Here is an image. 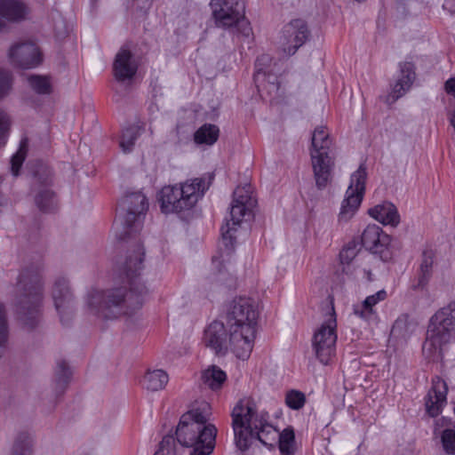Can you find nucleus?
Here are the masks:
<instances>
[{
  "mask_svg": "<svg viewBox=\"0 0 455 455\" xmlns=\"http://www.w3.org/2000/svg\"><path fill=\"white\" fill-rule=\"evenodd\" d=\"M144 255V249L138 241L134 248L128 251L124 261L117 266L116 278L129 285V291L126 286L89 291L87 305L93 314L112 320L131 315L141 308L144 296L148 293L146 286L139 282Z\"/></svg>",
  "mask_w": 455,
  "mask_h": 455,
  "instance_id": "1",
  "label": "nucleus"
},
{
  "mask_svg": "<svg viewBox=\"0 0 455 455\" xmlns=\"http://www.w3.org/2000/svg\"><path fill=\"white\" fill-rule=\"evenodd\" d=\"M235 446L241 451L248 450L254 441L272 447L278 439L282 455H295V435L291 427L278 433L269 422V415L260 411L251 397L240 399L231 412Z\"/></svg>",
  "mask_w": 455,
  "mask_h": 455,
  "instance_id": "2",
  "label": "nucleus"
},
{
  "mask_svg": "<svg viewBox=\"0 0 455 455\" xmlns=\"http://www.w3.org/2000/svg\"><path fill=\"white\" fill-rule=\"evenodd\" d=\"M259 312L253 300L246 297L235 298L226 314L229 329L231 350L237 358L247 359L253 347Z\"/></svg>",
  "mask_w": 455,
  "mask_h": 455,
  "instance_id": "3",
  "label": "nucleus"
},
{
  "mask_svg": "<svg viewBox=\"0 0 455 455\" xmlns=\"http://www.w3.org/2000/svg\"><path fill=\"white\" fill-rule=\"evenodd\" d=\"M209 404L201 403L184 413L176 428L180 445L192 448L190 455H211L215 448L217 427L208 423Z\"/></svg>",
  "mask_w": 455,
  "mask_h": 455,
  "instance_id": "4",
  "label": "nucleus"
},
{
  "mask_svg": "<svg viewBox=\"0 0 455 455\" xmlns=\"http://www.w3.org/2000/svg\"><path fill=\"white\" fill-rule=\"evenodd\" d=\"M214 179L213 173L195 178L179 186H165L158 193V202L163 213H182L191 211L203 197Z\"/></svg>",
  "mask_w": 455,
  "mask_h": 455,
  "instance_id": "5",
  "label": "nucleus"
},
{
  "mask_svg": "<svg viewBox=\"0 0 455 455\" xmlns=\"http://www.w3.org/2000/svg\"><path fill=\"white\" fill-rule=\"evenodd\" d=\"M18 287L21 291L18 313L24 325L33 329L40 321L42 282L39 273L33 269L22 272L19 277Z\"/></svg>",
  "mask_w": 455,
  "mask_h": 455,
  "instance_id": "6",
  "label": "nucleus"
},
{
  "mask_svg": "<svg viewBox=\"0 0 455 455\" xmlns=\"http://www.w3.org/2000/svg\"><path fill=\"white\" fill-rule=\"evenodd\" d=\"M121 210L113 224L116 239L128 241L136 238L141 229V215L148 210L147 197L141 192L126 195L121 201Z\"/></svg>",
  "mask_w": 455,
  "mask_h": 455,
  "instance_id": "7",
  "label": "nucleus"
},
{
  "mask_svg": "<svg viewBox=\"0 0 455 455\" xmlns=\"http://www.w3.org/2000/svg\"><path fill=\"white\" fill-rule=\"evenodd\" d=\"M455 330V301L439 309L431 318L427 331V338L422 346L423 353L429 358L434 356L443 344L449 340L451 332Z\"/></svg>",
  "mask_w": 455,
  "mask_h": 455,
  "instance_id": "8",
  "label": "nucleus"
},
{
  "mask_svg": "<svg viewBox=\"0 0 455 455\" xmlns=\"http://www.w3.org/2000/svg\"><path fill=\"white\" fill-rule=\"evenodd\" d=\"M210 5L216 27L224 29L237 28L243 35H250L251 28L245 18L243 0H211Z\"/></svg>",
  "mask_w": 455,
  "mask_h": 455,
  "instance_id": "9",
  "label": "nucleus"
},
{
  "mask_svg": "<svg viewBox=\"0 0 455 455\" xmlns=\"http://www.w3.org/2000/svg\"><path fill=\"white\" fill-rule=\"evenodd\" d=\"M251 209L244 204H241L235 202H232L230 207V221H227L226 225L220 229L222 243L224 248H220L219 256L212 258V263L216 268L221 271V266L227 262H229L231 255L235 249V237L233 233L236 231V227L240 225L243 219L246 215H251Z\"/></svg>",
  "mask_w": 455,
  "mask_h": 455,
  "instance_id": "10",
  "label": "nucleus"
},
{
  "mask_svg": "<svg viewBox=\"0 0 455 455\" xmlns=\"http://www.w3.org/2000/svg\"><path fill=\"white\" fill-rule=\"evenodd\" d=\"M337 321L333 307L329 309V314L324 322L318 327L312 339V347L317 359L323 364H327L335 354L337 341Z\"/></svg>",
  "mask_w": 455,
  "mask_h": 455,
  "instance_id": "11",
  "label": "nucleus"
},
{
  "mask_svg": "<svg viewBox=\"0 0 455 455\" xmlns=\"http://www.w3.org/2000/svg\"><path fill=\"white\" fill-rule=\"evenodd\" d=\"M366 178V168L363 164H361L351 175L350 185L346 192V197L341 204L339 214V221H348L359 209L365 191Z\"/></svg>",
  "mask_w": 455,
  "mask_h": 455,
  "instance_id": "12",
  "label": "nucleus"
},
{
  "mask_svg": "<svg viewBox=\"0 0 455 455\" xmlns=\"http://www.w3.org/2000/svg\"><path fill=\"white\" fill-rule=\"evenodd\" d=\"M309 31L303 20L296 19L286 24L279 38V45L286 56L293 55L308 37Z\"/></svg>",
  "mask_w": 455,
  "mask_h": 455,
  "instance_id": "13",
  "label": "nucleus"
},
{
  "mask_svg": "<svg viewBox=\"0 0 455 455\" xmlns=\"http://www.w3.org/2000/svg\"><path fill=\"white\" fill-rule=\"evenodd\" d=\"M10 63L21 68H33L42 62V54L34 43L24 42L12 45L8 51Z\"/></svg>",
  "mask_w": 455,
  "mask_h": 455,
  "instance_id": "14",
  "label": "nucleus"
},
{
  "mask_svg": "<svg viewBox=\"0 0 455 455\" xmlns=\"http://www.w3.org/2000/svg\"><path fill=\"white\" fill-rule=\"evenodd\" d=\"M203 343L214 354L226 355L228 348H231L229 329L220 321L212 322L204 330Z\"/></svg>",
  "mask_w": 455,
  "mask_h": 455,
  "instance_id": "15",
  "label": "nucleus"
},
{
  "mask_svg": "<svg viewBox=\"0 0 455 455\" xmlns=\"http://www.w3.org/2000/svg\"><path fill=\"white\" fill-rule=\"evenodd\" d=\"M52 295L60 321L63 322L64 317H68L74 311V297L66 278L59 277L56 279Z\"/></svg>",
  "mask_w": 455,
  "mask_h": 455,
  "instance_id": "16",
  "label": "nucleus"
},
{
  "mask_svg": "<svg viewBox=\"0 0 455 455\" xmlns=\"http://www.w3.org/2000/svg\"><path fill=\"white\" fill-rule=\"evenodd\" d=\"M448 387L446 382L438 376L432 379V387L425 398V406L430 417L438 416L446 404Z\"/></svg>",
  "mask_w": 455,
  "mask_h": 455,
  "instance_id": "17",
  "label": "nucleus"
},
{
  "mask_svg": "<svg viewBox=\"0 0 455 455\" xmlns=\"http://www.w3.org/2000/svg\"><path fill=\"white\" fill-rule=\"evenodd\" d=\"M315 185L323 189L331 181L334 160L329 153L310 154Z\"/></svg>",
  "mask_w": 455,
  "mask_h": 455,
  "instance_id": "18",
  "label": "nucleus"
},
{
  "mask_svg": "<svg viewBox=\"0 0 455 455\" xmlns=\"http://www.w3.org/2000/svg\"><path fill=\"white\" fill-rule=\"evenodd\" d=\"M35 178V203L41 212H48L56 205L55 195L48 188L51 185V174L47 172L44 174V177H38L37 173H36Z\"/></svg>",
  "mask_w": 455,
  "mask_h": 455,
  "instance_id": "19",
  "label": "nucleus"
},
{
  "mask_svg": "<svg viewBox=\"0 0 455 455\" xmlns=\"http://www.w3.org/2000/svg\"><path fill=\"white\" fill-rule=\"evenodd\" d=\"M138 70V64L130 50L122 47L116 53L113 71L115 78L119 82L132 79Z\"/></svg>",
  "mask_w": 455,
  "mask_h": 455,
  "instance_id": "20",
  "label": "nucleus"
},
{
  "mask_svg": "<svg viewBox=\"0 0 455 455\" xmlns=\"http://www.w3.org/2000/svg\"><path fill=\"white\" fill-rule=\"evenodd\" d=\"M362 244L372 253H382L389 245L391 238L381 228L373 224L368 225L361 236Z\"/></svg>",
  "mask_w": 455,
  "mask_h": 455,
  "instance_id": "21",
  "label": "nucleus"
},
{
  "mask_svg": "<svg viewBox=\"0 0 455 455\" xmlns=\"http://www.w3.org/2000/svg\"><path fill=\"white\" fill-rule=\"evenodd\" d=\"M401 76L393 87L391 93L387 97V103H393L410 89L414 79V66L411 62L400 63Z\"/></svg>",
  "mask_w": 455,
  "mask_h": 455,
  "instance_id": "22",
  "label": "nucleus"
},
{
  "mask_svg": "<svg viewBox=\"0 0 455 455\" xmlns=\"http://www.w3.org/2000/svg\"><path fill=\"white\" fill-rule=\"evenodd\" d=\"M387 294L385 290H380L375 294L370 295L358 305L354 306V314L365 321H375L377 319V312L374 307L387 299Z\"/></svg>",
  "mask_w": 455,
  "mask_h": 455,
  "instance_id": "23",
  "label": "nucleus"
},
{
  "mask_svg": "<svg viewBox=\"0 0 455 455\" xmlns=\"http://www.w3.org/2000/svg\"><path fill=\"white\" fill-rule=\"evenodd\" d=\"M371 217L382 223L396 227L400 223V215L395 205L390 202H384L368 210Z\"/></svg>",
  "mask_w": 455,
  "mask_h": 455,
  "instance_id": "24",
  "label": "nucleus"
},
{
  "mask_svg": "<svg viewBox=\"0 0 455 455\" xmlns=\"http://www.w3.org/2000/svg\"><path fill=\"white\" fill-rule=\"evenodd\" d=\"M27 7L20 0H0V17L11 21L18 22L25 19Z\"/></svg>",
  "mask_w": 455,
  "mask_h": 455,
  "instance_id": "25",
  "label": "nucleus"
},
{
  "mask_svg": "<svg viewBox=\"0 0 455 455\" xmlns=\"http://www.w3.org/2000/svg\"><path fill=\"white\" fill-rule=\"evenodd\" d=\"M332 140L325 126L316 127L312 134L310 154L329 153Z\"/></svg>",
  "mask_w": 455,
  "mask_h": 455,
  "instance_id": "26",
  "label": "nucleus"
},
{
  "mask_svg": "<svg viewBox=\"0 0 455 455\" xmlns=\"http://www.w3.org/2000/svg\"><path fill=\"white\" fill-rule=\"evenodd\" d=\"M169 376L164 370L148 371L143 378V387L152 392L159 391L167 385Z\"/></svg>",
  "mask_w": 455,
  "mask_h": 455,
  "instance_id": "27",
  "label": "nucleus"
},
{
  "mask_svg": "<svg viewBox=\"0 0 455 455\" xmlns=\"http://www.w3.org/2000/svg\"><path fill=\"white\" fill-rule=\"evenodd\" d=\"M434 258L435 252L433 250L428 249L423 251L422 260L419 266V282L417 284L419 287L423 288L427 284L432 275Z\"/></svg>",
  "mask_w": 455,
  "mask_h": 455,
  "instance_id": "28",
  "label": "nucleus"
},
{
  "mask_svg": "<svg viewBox=\"0 0 455 455\" xmlns=\"http://www.w3.org/2000/svg\"><path fill=\"white\" fill-rule=\"evenodd\" d=\"M204 383L211 389H219L227 379V375L220 368L212 365L205 370L202 374Z\"/></svg>",
  "mask_w": 455,
  "mask_h": 455,
  "instance_id": "29",
  "label": "nucleus"
},
{
  "mask_svg": "<svg viewBox=\"0 0 455 455\" xmlns=\"http://www.w3.org/2000/svg\"><path fill=\"white\" fill-rule=\"evenodd\" d=\"M219 128L211 124L201 126L194 134V140L196 144H214L219 138Z\"/></svg>",
  "mask_w": 455,
  "mask_h": 455,
  "instance_id": "30",
  "label": "nucleus"
},
{
  "mask_svg": "<svg viewBox=\"0 0 455 455\" xmlns=\"http://www.w3.org/2000/svg\"><path fill=\"white\" fill-rule=\"evenodd\" d=\"M33 438L28 432H20L15 438L11 455H32Z\"/></svg>",
  "mask_w": 455,
  "mask_h": 455,
  "instance_id": "31",
  "label": "nucleus"
},
{
  "mask_svg": "<svg viewBox=\"0 0 455 455\" xmlns=\"http://www.w3.org/2000/svg\"><path fill=\"white\" fill-rule=\"evenodd\" d=\"M28 150V138L21 139L18 151L12 156L11 159V171L13 176H18L20 169L26 158Z\"/></svg>",
  "mask_w": 455,
  "mask_h": 455,
  "instance_id": "32",
  "label": "nucleus"
},
{
  "mask_svg": "<svg viewBox=\"0 0 455 455\" xmlns=\"http://www.w3.org/2000/svg\"><path fill=\"white\" fill-rule=\"evenodd\" d=\"M12 126V116L0 108V149L4 148L9 140Z\"/></svg>",
  "mask_w": 455,
  "mask_h": 455,
  "instance_id": "33",
  "label": "nucleus"
},
{
  "mask_svg": "<svg viewBox=\"0 0 455 455\" xmlns=\"http://www.w3.org/2000/svg\"><path fill=\"white\" fill-rule=\"evenodd\" d=\"M141 132L140 127L132 125L131 127L126 128L123 132L122 139L120 141V147L124 152H130L136 141V140L140 137Z\"/></svg>",
  "mask_w": 455,
  "mask_h": 455,
  "instance_id": "34",
  "label": "nucleus"
},
{
  "mask_svg": "<svg viewBox=\"0 0 455 455\" xmlns=\"http://www.w3.org/2000/svg\"><path fill=\"white\" fill-rule=\"evenodd\" d=\"M233 201L241 204H244L247 207L252 209L256 201L251 196V186L245 185L243 187H237L234 191Z\"/></svg>",
  "mask_w": 455,
  "mask_h": 455,
  "instance_id": "35",
  "label": "nucleus"
},
{
  "mask_svg": "<svg viewBox=\"0 0 455 455\" xmlns=\"http://www.w3.org/2000/svg\"><path fill=\"white\" fill-rule=\"evenodd\" d=\"M13 85V76L11 71L0 68V101L8 97Z\"/></svg>",
  "mask_w": 455,
  "mask_h": 455,
  "instance_id": "36",
  "label": "nucleus"
},
{
  "mask_svg": "<svg viewBox=\"0 0 455 455\" xmlns=\"http://www.w3.org/2000/svg\"><path fill=\"white\" fill-rule=\"evenodd\" d=\"M30 87L38 94H50L52 87L47 77L41 76H30L28 77Z\"/></svg>",
  "mask_w": 455,
  "mask_h": 455,
  "instance_id": "37",
  "label": "nucleus"
},
{
  "mask_svg": "<svg viewBox=\"0 0 455 455\" xmlns=\"http://www.w3.org/2000/svg\"><path fill=\"white\" fill-rule=\"evenodd\" d=\"M413 323L409 320L408 315L398 317L392 327V332L403 338L408 337L412 331Z\"/></svg>",
  "mask_w": 455,
  "mask_h": 455,
  "instance_id": "38",
  "label": "nucleus"
},
{
  "mask_svg": "<svg viewBox=\"0 0 455 455\" xmlns=\"http://www.w3.org/2000/svg\"><path fill=\"white\" fill-rule=\"evenodd\" d=\"M285 403L291 410H299L306 403V395L301 391L291 389L286 393Z\"/></svg>",
  "mask_w": 455,
  "mask_h": 455,
  "instance_id": "39",
  "label": "nucleus"
},
{
  "mask_svg": "<svg viewBox=\"0 0 455 455\" xmlns=\"http://www.w3.org/2000/svg\"><path fill=\"white\" fill-rule=\"evenodd\" d=\"M154 455H178L176 440L172 435H165Z\"/></svg>",
  "mask_w": 455,
  "mask_h": 455,
  "instance_id": "40",
  "label": "nucleus"
},
{
  "mask_svg": "<svg viewBox=\"0 0 455 455\" xmlns=\"http://www.w3.org/2000/svg\"><path fill=\"white\" fill-rule=\"evenodd\" d=\"M8 340V323L6 312L3 304H0V357L4 355Z\"/></svg>",
  "mask_w": 455,
  "mask_h": 455,
  "instance_id": "41",
  "label": "nucleus"
},
{
  "mask_svg": "<svg viewBox=\"0 0 455 455\" xmlns=\"http://www.w3.org/2000/svg\"><path fill=\"white\" fill-rule=\"evenodd\" d=\"M441 443L443 451L449 455L455 454V430L446 428L441 434Z\"/></svg>",
  "mask_w": 455,
  "mask_h": 455,
  "instance_id": "42",
  "label": "nucleus"
},
{
  "mask_svg": "<svg viewBox=\"0 0 455 455\" xmlns=\"http://www.w3.org/2000/svg\"><path fill=\"white\" fill-rule=\"evenodd\" d=\"M359 251L355 242H349L339 252V259L342 265H349L355 259Z\"/></svg>",
  "mask_w": 455,
  "mask_h": 455,
  "instance_id": "43",
  "label": "nucleus"
},
{
  "mask_svg": "<svg viewBox=\"0 0 455 455\" xmlns=\"http://www.w3.org/2000/svg\"><path fill=\"white\" fill-rule=\"evenodd\" d=\"M70 375L71 372L66 362H59L56 369L57 386L62 388L68 383Z\"/></svg>",
  "mask_w": 455,
  "mask_h": 455,
  "instance_id": "44",
  "label": "nucleus"
},
{
  "mask_svg": "<svg viewBox=\"0 0 455 455\" xmlns=\"http://www.w3.org/2000/svg\"><path fill=\"white\" fill-rule=\"evenodd\" d=\"M443 7L444 10L448 11L450 13H455V0H445Z\"/></svg>",
  "mask_w": 455,
  "mask_h": 455,
  "instance_id": "45",
  "label": "nucleus"
},
{
  "mask_svg": "<svg viewBox=\"0 0 455 455\" xmlns=\"http://www.w3.org/2000/svg\"><path fill=\"white\" fill-rule=\"evenodd\" d=\"M270 60V58L268 55H261L256 60V68H258V72L263 71L261 68H259L261 63H267Z\"/></svg>",
  "mask_w": 455,
  "mask_h": 455,
  "instance_id": "46",
  "label": "nucleus"
},
{
  "mask_svg": "<svg viewBox=\"0 0 455 455\" xmlns=\"http://www.w3.org/2000/svg\"><path fill=\"white\" fill-rule=\"evenodd\" d=\"M5 28V23L2 20H0V32L3 31Z\"/></svg>",
  "mask_w": 455,
  "mask_h": 455,
  "instance_id": "47",
  "label": "nucleus"
},
{
  "mask_svg": "<svg viewBox=\"0 0 455 455\" xmlns=\"http://www.w3.org/2000/svg\"><path fill=\"white\" fill-rule=\"evenodd\" d=\"M367 274H368V279L371 280V272L369 271V272H367Z\"/></svg>",
  "mask_w": 455,
  "mask_h": 455,
  "instance_id": "48",
  "label": "nucleus"
}]
</instances>
